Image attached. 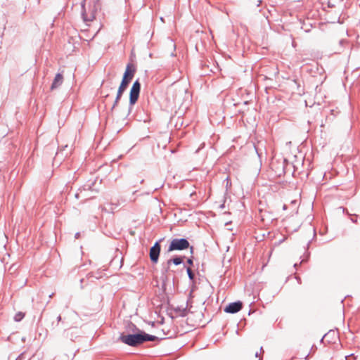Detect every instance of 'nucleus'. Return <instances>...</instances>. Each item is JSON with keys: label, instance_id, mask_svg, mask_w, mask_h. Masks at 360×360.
I'll return each instance as SVG.
<instances>
[{"label": "nucleus", "instance_id": "obj_30", "mask_svg": "<svg viewBox=\"0 0 360 360\" xmlns=\"http://www.w3.org/2000/svg\"><path fill=\"white\" fill-rule=\"evenodd\" d=\"M324 175H325V173H323V172H321V174H320V176H322V177L323 178Z\"/></svg>", "mask_w": 360, "mask_h": 360}, {"label": "nucleus", "instance_id": "obj_10", "mask_svg": "<svg viewBox=\"0 0 360 360\" xmlns=\"http://www.w3.org/2000/svg\"><path fill=\"white\" fill-rule=\"evenodd\" d=\"M94 184V183H91V184L84 185L83 188L79 189V193H75V196L76 198H79L80 195H82L84 197H87L86 195V192L91 189V186Z\"/></svg>", "mask_w": 360, "mask_h": 360}, {"label": "nucleus", "instance_id": "obj_33", "mask_svg": "<svg viewBox=\"0 0 360 360\" xmlns=\"http://www.w3.org/2000/svg\"><path fill=\"white\" fill-rule=\"evenodd\" d=\"M151 326H155V322H151Z\"/></svg>", "mask_w": 360, "mask_h": 360}, {"label": "nucleus", "instance_id": "obj_15", "mask_svg": "<svg viewBox=\"0 0 360 360\" xmlns=\"http://www.w3.org/2000/svg\"><path fill=\"white\" fill-rule=\"evenodd\" d=\"M308 25H309L310 26H312V24L309 22V20H307V22H304V24H303V26H304V27H303L302 28L304 30V31H305L306 32H309V30L308 28H307V26Z\"/></svg>", "mask_w": 360, "mask_h": 360}, {"label": "nucleus", "instance_id": "obj_14", "mask_svg": "<svg viewBox=\"0 0 360 360\" xmlns=\"http://www.w3.org/2000/svg\"><path fill=\"white\" fill-rule=\"evenodd\" d=\"M186 272H187V274H188V276L189 279L191 281H193V280L195 278V274H193V272L192 271L191 268L187 267L186 268Z\"/></svg>", "mask_w": 360, "mask_h": 360}, {"label": "nucleus", "instance_id": "obj_42", "mask_svg": "<svg viewBox=\"0 0 360 360\" xmlns=\"http://www.w3.org/2000/svg\"><path fill=\"white\" fill-rule=\"evenodd\" d=\"M259 360H262L261 359H259Z\"/></svg>", "mask_w": 360, "mask_h": 360}, {"label": "nucleus", "instance_id": "obj_9", "mask_svg": "<svg viewBox=\"0 0 360 360\" xmlns=\"http://www.w3.org/2000/svg\"><path fill=\"white\" fill-rule=\"evenodd\" d=\"M63 81V75L60 73L56 74L55 76V78L51 84V89H54L58 88L59 86H60Z\"/></svg>", "mask_w": 360, "mask_h": 360}, {"label": "nucleus", "instance_id": "obj_34", "mask_svg": "<svg viewBox=\"0 0 360 360\" xmlns=\"http://www.w3.org/2000/svg\"><path fill=\"white\" fill-rule=\"evenodd\" d=\"M311 243V241H309V243H307V247L309 248V244Z\"/></svg>", "mask_w": 360, "mask_h": 360}, {"label": "nucleus", "instance_id": "obj_12", "mask_svg": "<svg viewBox=\"0 0 360 360\" xmlns=\"http://www.w3.org/2000/svg\"><path fill=\"white\" fill-rule=\"evenodd\" d=\"M336 332L333 330H330L328 333L323 335V339H327V342H331L335 338Z\"/></svg>", "mask_w": 360, "mask_h": 360}, {"label": "nucleus", "instance_id": "obj_3", "mask_svg": "<svg viewBox=\"0 0 360 360\" xmlns=\"http://www.w3.org/2000/svg\"><path fill=\"white\" fill-rule=\"evenodd\" d=\"M82 17L84 22H91L96 18V14L101 9L100 0H84L81 4Z\"/></svg>", "mask_w": 360, "mask_h": 360}, {"label": "nucleus", "instance_id": "obj_21", "mask_svg": "<svg viewBox=\"0 0 360 360\" xmlns=\"http://www.w3.org/2000/svg\"><path fill=\"white\" fill-rule=\"evenodd\" d=\"M308 257H309V255H304L303 256V258L302 259L301 264H302V263H304L305 261H307V259H308Z\"/></svg>", "mask_w": 360, "mask_h": 360}, {"label": "nucleus", "instance_id": "obj_5", "mask_svg": "<svg viewBox=\"0 0 360 360\" xmlns=\"http://www.w3.org/2000/svg\"><path fill=\"white\" fill-rule=\"evenodd\" d=\"M141 91V83L139 79H137L134 82L130 91H129V104L127 115H129L131 112V109L133 105L137 102Z\"/></svg>", "mask_w": 360, "mask_h": 360}, {"label": "nucleus", "instance_id": "obj_2", "mask_svg": "<svg viewBox=\"0 0 360 360\" xmlns=\"http://www.w3.org/2000/svg\"><path fill=\"white\" fill-rule=\"evenodd\" d=\"M135 72H136V69L134 68V66L131 64L129 63L127 65L125 72L123 75L122 79L120 86L118 88L117 92V96L115 97L114 103L112 105V107L110 108V111L108 112L109 115L113 114L115 107L118 104L123 93L126 91V89L128 87V85L129 84L131 79H133Z\"/></svg>", "mask_w": 360, "mask_h": 360}, {"label": "nucleus", "instance_id": "obj_11", "mask_svg": "<svg viewBox=\"0 0 360 360\" xmlns=\"http://www.w3.org/2000/svg\"><path fill=\"white\" fill-rule=\"evenodd\" d=\"M320 75V78L319 79V82H320L321 84L323 83V82L326 79V75H325L324 69L321 67L316 66V75ZM316 82H318V79H316Z\"/></svg>", "mask_w": 360, "mask_h": 360}, {"label": "nucleus", "instance_id": "obj_7", "mask_svg": "<svg viewBox=\"0 0 360 360\" xmlns=\"http://www.w3.org/2000/svg\"><path fill=\"white\" fill-rule=\"evenodd\" d=\"M243 308V303L240 301H236L229 303L225 308L224 311L228 314H236Z\"/></svg>", "mask_w": 360, "mask_h": 360}, {"label": "nucleus", "instance_id": "obj_18", "mask_svg": "<svg viewBox=\"0 0 360 360\" xmlns=\"http://www.w3.org/2000/svg\"><path fill=\"white\" fill-rule=\"evenodd\" d=\"M15 360H25V353H21L16 359Z\"/></svg>", "mask_w": 360, "mask_h": 360}, {"label": "nucleus", "instance_id": "obj_6", "mask_svg": "<svg viewBox=\"0 0 360 360\" xmlns=\"http://www.w3.org/2000/svg\"><path fill=\"white\" fill-rule=\"evenodd\" d=\"M163 239H160L159 240L156 241L155 244L150 248V259L153 264H156L158 262L161 250L160 242Z\"/></svg>", "mask_w": 360, "mask_h": 360}, {"label": "nucleus", "instance_id": "obj_8", "mask_svg": "<svg viewBox=\"0 0 360 360\" xmlns=\"http://www.w3.org/2000/svg\"><path fill=\"white\" fill-rule=\"evenodd\" d=\"M184 257H185L184 256V257L176 256V257H173L172 259H170L167 260V266L165 268V271L167 272L169 271V265L172 263L174 264L176 266L182 264L183 263V259Z\"/></svg>", "mask_w": 360, "mask_h": 360}, {"label": "nucleus", "instance_id": "obj_32", "mask_svg": "<svg viewBox=\"0 0 360 360\" xmlns=\"http://www.w3.org/2000/svg\"><path fill=\"white\" fill-rule=\"evenodd\" d=\"M258 356H259V354H258V352H257L255 353V356H256V357H257Z\"/></svg>", "mask_w": 360, "mask_h": 360}, {"label": "nucleus", "instance_id": "obj_22", "mask_svg": "<svg viewBox=\"0 0 360 360\" xmlns=\"http://www.w3.org/2000/svg\"><path fill=\"white\" fill-rule=\"evenodd\" d=\"M162 186H163V184L160 185V187H158V188H154V190H153V191H151V192H148V193H147V194L153 193L154 191H155L158 190L160 188H162Z\"/></svg>", "mask_w": 360, "mask_h": 360}, {"label": "nucleus", "instance_id": "obj_16", "mask_svg": "<svg viewBox=\"0 0 360 360\" xmlns=\"http://www.w3.org/2000/svg\"><path fill=\"white\" fill-rule=\"evenodd\" d=\"M224 181H226V188L227 191L228 188L231 186V183L230 182L229 177H226Z\"/></svg>", "mask_w": 360, "mask_h": 360}, {"label": "nucleus", "instance_id": "obj_37", "mask_svg": "<svg viewBox=\"0 0 360 360\" xmlns=\"http://www.w3.org/2000/svg\"><path fill=\"white\" fill-rule=\"evenodd\" d=\"M260 351L261 352L263 351V347H260Z\"/></svg>", "mask_w": 360, "mask_h": 360}, {"label": "nucleus", "instance_id": "obj_25", "mask_svg": "<svg viewBox=\"0 0 360 360\" xmlns=\"http://www.w3.org/2000/svg\"><path fill=\"white\" fill-rule=\"evenodd\" d=\"M325 342H327V339H323V336L320 340L321 343H324Z\"/></svg>", "mask_w": 360, "mask_h": 360}, {"label": "nucleus", "instance_id": "obj_39", "mask_svg": "<svg viewBox=\"0 0 360 360\" xmlns=\"http://www.w3.org/2000/svg\"><path fill=\"white\" fill-rule=\"evenodd\" d=\"M305 103H306V105L307 106L308 105V103H307V101H305Z\"/></svg>", "mask_w": 360, "mask_h": 360}, {"label": "nucleus", "instance_id": "obj_31", "mask_svg": "<svg viewBox=\"0 0 360 360\" xmlns=\"http://www.w3.org/2000/svg\"><path fill=\"white\" fill-rule=\"evenodd\" d=\"M296 279L298 281L299 283H300V278L296 277Z\"/></svg>", "mask_w": 360, "mask_h": 360}, {"label": "nucleus", "instance_id": "obj_26", "mask_svg": "<svg viewBox=\"0 0 360 360\" xmlns=\"http://www.w3.org/2000/svg\"><path fill=\"white\" fill-rule=\"evenodd\" d=\"M312 230H313V238H315V226H312Z\"/></svg>", "mask_w": 360, "mask_h": 360}, {"label": "nucleus", "instance_id": "obj_23", "mask_svg": "<svg viewBox=\"0 0 360 360\" xmlns=\"http://www.w3.org/2000/svg\"><path fill=\"white\" fill-rule=\"evenodd\" d=\"M351 356H354V354H350V355L346 356H345V359H346V360H351V359H349ZM354 359H355V357H354Z\"/></svg>", "mask_w": 360, "mask_h": 360}, {"label": "nucleus", "instance_id": "obj_28", "mask_svg": "<svg viewBox=\"0 0 360 360\" xmlns=\"http://www.w3.org/2000/svg\"><path fill=\"white\" fill-rule=\"evenodd\" d=\"M224 207H225L224 202L222 203L221 205H220V206H219V208L221 209V210L224 209Z\"/></svg>", "mask_w": 360, "mask_h": 360}, {"label": "nucleus", "instance_id": "obj_27", "mask_svg": "<svg viewBox=\"0 0 360 360\" xmlns=\"http://www.w3.org/2000/svg\"><path fill=\"white\" fill-rule=\"evenodd\" d=\"M79 236H80V233L77 232L75 233V238H79Z\"/></svg>", "mask_w": 360, "mask_h": 360}, {"label": "nucleus", "instance_id": "obj_36", "mask_svg": "<svg viewBox=\"0 0 360 360\" xmlns=\"http://www.w3.org/2000/svg\"><path fill=\"white\" fill-rule=\"evenodd\" d=\"M53 295V293H51L50 295H49V297H52V296Z\"/></svg>", "mask_w": 360, "mask_h": 360}, {"label": "nucleus", "instance_id": "obj_4", "mask_svg": "<svg viewBox=\"0 0 360 360\" xmlns=\"http://www.w3.org/2000/svg\"><path fill=\"white\" fill-rule=\"evenodd\" d=\"M189 249L191 255H193L194 247L190 245V243L187 238H174L171 240L168 248V252H172L174 250L181 251L186 249Z\"/></svg>", "mask_w": 360, "mask_h": 360}, {"label": "nucleus", "instance_id": "obj_41", "mask_svg": "<svg viewBox=\"0 0 360 360\" xmlns=\"http://www.w3.org/2000/svg\"><path fill=\"white\" fill-rule=\"evenodd\" d=\"M328 7H330V2L328 1Z\"/></svg>", "mask_w": 360, "mask_h": 360}, {"label": "nucleus", "instance_id": "obj_40", "mask_svg": "<svg viewBox=\"0 0 360 360\" xmlns=\"http://www.w3.org/2000/svg\"><path fill=\"white\" fill-rule=\"evenodd\" d=\"M319 233H320L321 235L323 234V233H322L321 231H319Z\"/></svg>", "mask_w": 360, "mask_h": 360}, {"label": "nucleus", "instance_id": "obj_29", "mask_svg": "<svg viewBox=\"0 0 360 360\" xmlns=\"http://www.w3.org/2000/svg\"><path fill=\"white\" fill-rule=\"evenodd\" d=\"M62 320V318H61V316L59 315L58 317H57V321L58 322Z\"/></svg>", "mask_w": 360, "mask_h": 360}, {"label": "nucleus", "instance_id": "obj_17", "mask_svg": "<svg viewBox=\"0 0 360 360\" xmlns=\"http://www.w3.org/2000/svg\"><path fill=\"white\" fill-rule=\"evenodd\" d=\"M186 262L190 266H192L193 264V255H191L190 258H188Z\"/></svg>", "mask_w": 360, "mask_h": 360}, {"label": "nucleus", "instance_id": "obj_24", "mask_svg": "<svg viewBox=\"0 0 360 360\" xmlns=\"http://www.w3.org/2000/svg\"><path fill=\"white\" fill-rule=\"evenodd\" d=\"M351 221L353 222V223H357V219L356 217H351Z\"/></svg>", "mask_w": 360, "mask_h": 360}, {"label": "nucleus", "instance_id": "obj_1", "mask_svg": "<svg viewBox=\"0 0 360 360\" xmlns=\"http://www.w3.org/2000/svg\"><path fill=\"white\" fill-rule=\"evenodd\" d=\"M127 329L128 331L132 332V333H129L127 335L122 333L119 339L123 343L130 347H135L148 341H155L165 339L164 337L159 338L156 335L148 334L137 328V326L131 322L128 323Z\"/></svg>", "mask_w": 360, "mask_h": 360}, {"label": "nucleus", "instance_id": "obj_38", "mask_svg": "<svg viewBox=\"0 0 360 360\" xmlns=\"http://www.w3.org/2000/svg\"><path fill=\"white\" fill-rule=\"evenodd\" d=\"M314 202H315V199H314V201L312 202V206L314 205Z\"/></svg>", "mask_w": 360, "mask_h": 360}, {"label": "nucleus", "instance_id": "obj_35", "mask_svg": "<svg viewBox=\"0 0 360 360\" xmlns=\"http://www.w3.org/2000/svg\"><path fill=\"white\" fill-rule=\"evenodd\" d=\"M297 263H295V264H294V267H295V268H296V267H297Z\"/></svg>", "mask_w": 360, "mask_h": 360}, {"label": "nucleus", "instance_id": "obj_20", "mask_svg": "<svg viewBox=\"0 0 360 360\" xmlns=\"http://www.w3.org/2000/svg\"><path fill=\"white\" fill-rule=\"evenodd\" d=\"M187 314V309L186 307L183 309L182 313L181 314V316H185Z\"/></svg>", "mask_w": 360, "mask_h": 360}, {"label": "nucleus", "instance_id": "obj_13", "mask_svg": "<svg viewBox=\"0 0 360 360\" xmlns=\"http://www.w3.org/2000/svg\"><path fill=\"white\" fill-rule=\"evenodd\" d=\"M25 316V314L23 312L19 311L15 314L14 316V321L16 322L20 321Z\"/></svg>", "mask_w": 360, "mask_h": 360}, {"label": "nucleus", "instance_id": "obj_19", "mask_svg": "<svg viewBox=\"0 0 360 360\" xmlns=\"http://www.w3.org/2000/svg\"><path fill=\"white\" fill-rule=\"evenodd\" d=\"M327 0H321L320 2L319 3V4H320L321 6H323L324 3ZM318 11V3L316 2V12Z\"/></svg>", "mask_w": 360, "mask_h": 360}]
</instances>
